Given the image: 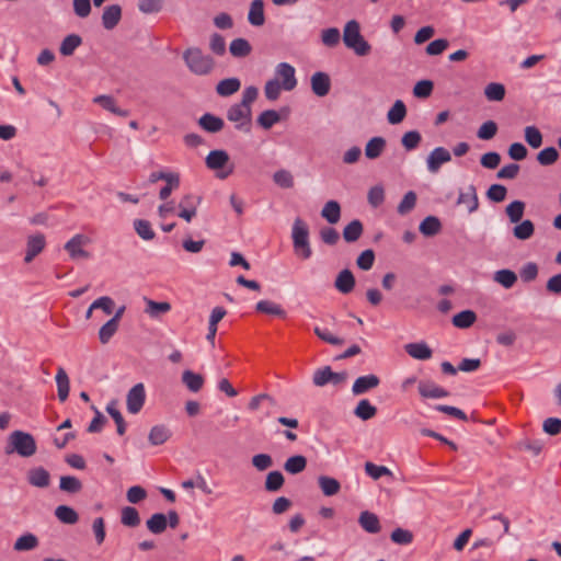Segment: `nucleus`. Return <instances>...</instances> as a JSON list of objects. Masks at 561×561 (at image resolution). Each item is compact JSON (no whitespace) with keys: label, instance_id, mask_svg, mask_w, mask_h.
I'll return each instance as SVG.
<instances>
[{"label":"nucleus","instance_id":"69168bd1","mask_svg":"<svg viewBox=\"0 0 561 561\" xmlns=\"http://www.w3.org/2000/svg\"><path fill=\"white\" fill-rule=\"evenodd\" d=\"M252 466L259 471H265L273 466V458L268 454H256L251 459Z\"/></svg>","mask_w":561,"mask_h":561},{"label":"nucleus","instance_id":"bf43d9fd","mask_svg":"<svg viewBox=\"0 0 561 561\" xmlns=\"http://www.w3.org/2000/svg\"><path fill=\"white\" fill-rule=\"evenodd\" d=\"M539 268L535 262H528L519 270V276L524 283L534 282L537 278Z\"/></svg>","mask_w":561,"mask_h":561},{"label":"nucleus","instance_id":"f704fd0d","mask_svg":"<svg viewBox=\"0 0 561 561\" xmlns=\"http://www.w3.org/2000/svg\"><path fill=\"white\" fill-rule=\"evenodd\" d=\"M420 231L425 237H433L437 234L442 229L440 220L435 216H427L421 224H420Z\"/></svg>","mask_w":561,"mask_h":561},{"label":"nucleus","instance_id":"3c124183","mask_svg":"<svg viewBox=\"0 0 561 561\" xmlns=\"http://www.w3.org/2000/svg\"><path fill=\"white\" fill-rule=\"evenodd\" d=\"M121 522L127 527H137L140 524V516L138 511L133 506H126L122 510Z\"/></svg>","mask_w":561,"mask_h":561},{"label":"nucleus","instance_id":"9d476101","mask_svg":"<svg viewBox=\"0 0 561 561\" xmlns=\"http://www.w3.org/2000/svg\"><path fill=\"white\" fill-rule=\"evenodd\" d=\"M380 378L376 375H365L360 376L355 379L353 387H352V393L354 396H362L365 394L373 389L377 388L380 385Z\"/></svg>","mask_w":561,"mask_h":561},{"label":"nucleus","instance_id":"473e14b6","mask_svg":"<svg viewBox=\"0 0 561 561\" xmlns=\"http://www.w3.org/2000/svg\"><path fill=\"white\" fill-rule=\"evenodd\" d=\"M307 467V458L302 455H295L284 463V470L290 474H298L302 472Z\"/></svg>","mask_w":561,"mask_h":561},{"label":"nucleus","instance_id":"58836bf2","mask_svg":"<svg viewBox=\"0 0 561 561\" xmlns=\"http://www.w3.org/2000/svg\"><path fill=\"white\" fill-rule=\"evenodd\" d=\"M255 310L261 313L272 314L279 318L286 317V311L279 305L270 300H260L255 306Z\"/></svg>","mask_w":561,"mask_h":561},{"label":"nucleus","instance_id":"b1692460","mask_svg":"<svg viewBox=\"0 0 561 561\" xmlns=\"http://www.w3.org/2000/svg\"><path fill=\"white\" fill-rule=\"evenodd\" d=\"M229 161V154L225 150H211L205 159L206 167L210 170H220Z\"/></svg>","mask_w":561,"mask_h":561},{"label":"nucleus","instance_id":"5701e85b","mask_svg":"<svg viewBox=\"0 0 561 561\" xmlns=\"http://www.w3.org/2000/svg\"><path fill=\"white\" fill-rule=\"evenodd\" d=\"M248 21L253 26H262L265 22L263 0H253L250 4Z\"/></svg>","mask_w":561,"mask_h":561},{"label":"nucleus","instance_id":"39448f33","mask_svg":"<svg viewBox=\"0 0 561 561\" xmlns=\"http://www.w3.org/2000/svg\"><path fill=\"white\" fill-rule=\"evenodd\" d=\"M227 119L236 124V129L250 133L252 127V111L243 105L236 103L227 111Z\"/></svg>","mask_w":561,"mask_h":561},{"label":"nucleus","instance_id":"e2e57ef3","mask_svg":"<svg viewBox=\"0 0 561 561\" xmlns=\"http://www.w3.org/2000/svg\"><path fill=\"white\" fill-rule=\"evenodd\" d=\"M390 538L397 545L407 546L412 543L413 534L408 529L397 528L391 533Z\"/></svg>","mask_w":561,"mask_h":561},{"label":"nucleus","instance_id":"7ed1b4c3","mask_svg":"<svg viewBox=\"0 0 561 561\" xmlns=\"http://www.w3.org/2000/svg\"><path fill=\"white\" fill-rule=\"evenodd\" d=\"M291 238L295 254L302 260H308L312 255L309 242V228L301 218L295 219Z\"/></svg>","mask_w":561,"mask_h":561},{"label":"nucleus","instance_id":"052dcab7","mask_svg":"<svg viewBox=\"0 0 561 561\" xmlns=\"http://www.w3.org/2000/svg\"><path fill=\"white\" fill-rule=\"evenodd\" d=\"M434 89V83L431 80H421L415 83L413 94L419 99H427L431 96Z\"/></svg>","mask_w":561,"mask_h":561},{"label":"nucleus","instance_id":"423d86ee","mask_svg":"<svg viewBox=\"0 0 561 561\" xmlns=\"http://www.w3.org/2000/svg\"><path fill=\"white\" fill-rule=\"evenodd\" d=\"M146 401V390L144 383H136L129 389L126 396L127 411L137 414L141 411Z\"/></svg>","mask_w":561,"mask_h":561},{"label":"nucleus","instance_id":"6e6552de","mask_svg":"<svg viewBox=\"0 0 561 561\" xmlns=\"http://www.w3.org/2000/svg\"><path fill=\"white\" fill-rule=\"evenodd\" d=\"M88 242H89L88 237H85L84 234L78 233V234L73 236L65 244V250L69 253V255L72 260L89 259V256H90L89 252L83 249V245H85Z\"/></svg>","mask_w":561,"mask_h":561},{"label":"nucleus","instance_id":"2eb2a0df","mask_svg":"<svg viewBox=\"0 0 561 561\" xmlns=\"http://www.w3.org/2000/svg\"><path fill=\"white\" fill-rule=\"evenodd\" d=\"M404 351L412 357L419 360H427L432 357L433 351L425 342L408 343L404 345Z\"/></svg>","mask_w":561,"mask_h":561},{"label":"nucleus","instance_id":"bb28decb","mask_svg":"<svg viewBox=\"0 0 561 561\" xmlns=\"http://www.w3.org/2000/svg\"><path fill=\"white\" fill-rule=\"evenodd\" d=\"M229 51L234 58H244L251 54L252 46L248 39L239 37L230 43Z\"/></svg>","mask_w":561,"mask_h":561},{"label":"nucleus","instance_id":"49530a36","mask_svg":"<svg viewBox=\"0 0 561 561\" xmlns=\"http://www.w3.org/2000/svg\"><path fill=\"white\" fill-rule=\"evenodd\" d=\"M134 229L136 233L146 241H150L154 238L156 233L151 227L150 221L146 219L134 220Z\"/></svg>","mask_w":561,"mask_h":561},{"label":"nucleus","instance_id":"a211bd4d","mask_svg":"<svg viewBox=\"0 0 561 561\" xmlns=\"http://www.w3.org/2000/svg\"><path fill=\"white\" fill-rule=\"evenodd\" d=\"M198 125L207 133L216 134L224 129L225 122L222 118L210 114L205 113L198 119Z\"/></svg>","mask_w":561,"mask_h":561},{"label":"nucleus","instance_id":"4be33fe9","mask_svg":"<svg viewBox=\"0 0 561 561\" xmlns=\"http://www.w3.org/2000/svg\"><path fill=\"white\" fill-rule=\"evenodd\" d=\"M172 433L170 428L164 424L154 425L151 427L148 440L152 446H159L164 444L171 437Z\"/></svg>","mask_w":561,"mask_h":561},{"label":"nucleus","instance_id":"412c9836","mask_svg":"<svg viewBox=\"0 0 561 561\" xmlns=\"http://www.w3.org/2000/svg\"><path fill=\"white\" fill-rule=\"evenodd\" d=\"M334 286L340 293L350 294L355 287L353 273L347 268L341 271L336 276Z\"/></svg>","mask_w":561,"mask_h":561},{"label":"nucleus","instance_id":"864d4df0","mask_svg":"<svg viewBox=\"0 0 561 561\" xmlns=\"http://www.w3.org/2000/svg\"><path fill=\"white\" fill-rule=\"evenodd\" d=\"M280 121L278 112L275 110H266L262 112L257 117V124L264 129H270Z\"/></svg>","mask_w":561,"mask_h":561},{"label":"nucleus","instance_id":"f8f14e48","mask_svg":"<svg viewBox=\"0 0 561 561\" xmlns=\"http://www.w3.org/2000/svg\"><path fill=\"white\" fill-rule=\"evenodd\" d=\"M457 204L465 205L470 214L478 210L479 198L476 186L473 184L468 185L466 190H461L459 192Z\"/></svg>","mask_w":561,"mask_h":561},{"label":"nucleus","instance_id":"a878e982","mask_svg":"<svg viewBox=\"0 0 561 561\" xmlns=\"http://www.w3.org/2000/svg\"><path fill=\"white\" fill-rule=\"evenodd\" d=\"M241 88V81L238 78H227L220 80L216 85V92L220 96H230Z\"/></svg>","mask_w":561,"mask_h":561},{"label":"nucleus","instance_id":"a18cd8bd","mask_svg":"<svg viewBox=\"0 0 561 561\" xmlns=\"http://www.w3.org/2000/svg\"><path fill=\"white\" fill-rule=\"evenodd\" d=\"M505 87L502 83L491 82L484 88V95L491 102H500L505 98Z\"/></svg>","mask_w":561,"mask_h":561},{"label":"nucleus","instance_id":"338daca9","mask_svg":"<svg viewBox=\"0 0 561 561\" xmlns=\"http://www.w3.org/2000/svg\"><path fill=\"white\" fill-rule=\"evenodd\" d=\"M375 262V252L371 249L363 251L356 260V265L363 271H369Z\"/></svg>","mask_w":561,"mask_h":561},{"label":"nucleus","instance_id":"13d9d810","mask_svg":"<svg viewBox=\"0 0 561 561\" xmlns=\"http://www.w3.org/2000/svg\"><path fill=\"white\" fill-rule=\"evenodd\" d=\"M559 152L554 147H547L537 154V161L541 165H551L557 162Z\"/></svg>","mask_w":561,"mask_h":561},{"label":"nucleus","instance_id":"603ef678","mask_svg":"<svg viewBox=\"0 0 561 561\" xmlns=\"http://www.w3.org/2000/svg\"><path fill=\"white\" fill-rule=\"evenodd\" d=\"M505 211L511 222L517 224L524 216L525 203L522 201H514L506 206Z\"/></svg>","mask_w":561,"mask_h":561},{"label":"nucleus","instance_id":"6ab92c4d","mask_svg":"<svg viewBox=\"0 0 561 561\" xmlns=\"http://www.w3.org/2000/svg\"><path fill=\"white\" fill-rule=\"evenodd\" d=\"M93 102L99 104L104 110H106L117 116H122V117L129 116V111L118 107L116 104V100L112 95H105V94L98 95L93 99Z\"/></svg>","mask_w":561,"mask_h":561},{"label":"nucleus","instance_id":"4468645a","mask_svg":"<svg viewBox=\"0 0 561 561\" xmlns=\"http://www.w3.org/2000/svg\"><path fill=\"white\" fill-rule=\"evenodd\" d=\"M27 482L32 486L45 489L50 484V474L44 467H35L27 471Z\"/></svg>","mask_w":561,"mask_h":561},{"label":"nucleus","instance_id":"72a5a7b5","mask_svg":"<svg viewBox=\"0 0 561 561\" xmlns=\"http://www.w3.org/2000/svg\"><path fill=\"white\" fill-rule=\"evenodd\" d=\"M319 486L325 496H333L339 493L341 489L340 482L328 476H320L318 478Z\"/></svg>","mask_w":561,"mask_h":561},{"label":"nucleus","instance_id":"f257e3e1","mask_svg":"<svg viewBox=\"0 0 561 561\" xmlns=\"http://www.w3.org/2000/svg\"><path fill=\"white\" fill-rule=\"evenodd\" d=\"M183 60L188 70L196 76H208L216 67L215 59L198 47H190L183 53Z\"/></svg>","mask_w":561,"mask_h":561},{"label":"nucleus","instance_id":"0eeeda50","mask_svg":"<svg viewBox=\"0 0 561 561\" xmlns=\"http://www.w3.org/2000/svg\"><path fill=\"white\" fill-rule=\"evenodd\" d=\"M275 76L285 91H293L297 87L296 70L288 62H279L275 68Z\"/></svg>","mask_w":561,"mask_h":561},{"label":"nucleus","instance_id":"c85d7f7f","mask_svg":"<svg viewBox=\"0 0 561 561\" xmlns=\"http://www.w3.org/2000/svg\"><path fill=\"white\" fill-rule=\"evenodd\" d=\"M364 232V226L360 220L354 219L343 229V239L347 243L356 242Z\"/></svg>","mask_w":561,"mask_h":561},{"label":"nucleus","instance_id":"79ce46f5","mask_svg":"<svg viewBox=\"0 0 561 561\" xmlns=\"http://www.w3.org/2000/svg\"><path fill=\"white\" fill-rule=\"evenodd\" d=\"M477 320V314L472 310H463L453 317V324L459 329L470 328Z\"/></svg>","mask_w":561,"mask_h":561},{"label":"nucleus","instance_id":"4d7b16f0","mask_svg":"<svg viewBox=\"0 0 561 561\" xmlns=\"http://www.w3.org/2000/svg\"><path fill=\"white\" fill-rule=\"evenodd\" d=\"M525 140L531 148L537 149L542 145V134L536 126H527Z\"/></svg>","mask_w":561,"mask_h":561},{"label":"nucleus","instance_id":"f03ea898","mask_svg":"<svg viewBox=\"0 0 561 561\" xmlns=\"http://www.w3.org/2000/svg\"><path fill=\"white\" fill-rule=\"evenodd\" d=\"M35 438L26 432L14 431L10 434L5 446V454L16 453L21 457H31L36 453Z\"/></svg>","mask_w":561,"mask_h":561},{"label":"nucleus","instance_id":"09e8293b","mask_svg":"<svg viewBox=\"0 0 561 561\" xmlns=\"http://www.w3.org/2000/svg\"><path fill=\"white\" fill-rule=\"evenodd\" d=\"M285 478L280 471H271L265 479V490L268 492H276L284 485Z\"/></svg>","mask_w":561,"mask_h":561},{"label":"nucleus","instance_id":"2f4dec72","mask_svg":"<svg viewBox=\"0 0 561 561\" xmlns=\"http://www.w3.org/2000/svg\"><path fill=\"white\" fill-rule=\"evenodd\" d=\"M493 280L503 286L505 289L512 288L517 282V275L512 270H499L493 275Z\"/></svg>","mask_w":561,"mask_h":561},{"label":"nucleus","instance_id":"20e7f679","mask_svg":"<svg viewBox=\"0 0 561 561\" xmlns=\"http://www.w3.org/2000/svg\"><path fill=\"white\" fill-rule=\"evenodd\" d=\"M343 42L347 48L353 49L358 56H366L370 51V46L362 36L360 26L356 20H351L345 24Z\"/></svg>","mask_w":561,"mask_h":561},{"label":"nucleus","instance_id":"680f3d73","mask_svg":"<svg viewBox=\"0 0 561 561\" xmlns=\"http://www.w3.org/2000/svg\"><path fill=\"white\" fill-rule=\"evenodd\" d=\"M283 87L277 79H271L266 81L264 85V94L268 101H276L282 91Z\"/></svg>","mask_w":561,"mask_h":561},{"label":"nucleus","instance_id":"aec40b11","mask_svg":"<svg viewBox=\"0 0 561 561\" xmlns=\"http://www.w3.org/2000/svg\"><path fill=\"white\" fill-rule=\"evenodd\" d=\"M144 300L146 302L145 313L152 319H159L171 310V304L168 301H154L146 297Z\"/></svg>","mask_w":561,"mask_h":561},{"label":"nucleus","instance_id":"cd10ccee","mask_svg":"<svg viewBox=\"0 0 561 561\" xmlns=\"http://www.w3.org/2000/svg\"><path fill=\"white\" fill-rule=\"evenodd\" d=\"M358 523L360 527L369 534H377L380 530V523L377 515L368 511L360 513Z\"/></svg>","mask_w":561,"mask_h":561},{"label":"nucleus","instance_id":"774afa93","mask_svg":"<svg viewBox=\"0 0 561 561\" xmlns=\"http://www.w3.org/2000/svg\"><path fill=\"white\" fill-rule=\"evenodd\" d=\"M506 194L507 190L502 184H492L486 191V197L494 203L503 202L506 197Z\"/></svg>","mask_w":561,"mask_h":561},{"label":"nucleus","instance_id":"8fccbe9b","mask_svg":"<svg viewBox=\"0 0 561 561\" xmlns=\"http://www.w3.org/2000/svg\"><path fill=\"white\" fill-rule=\"evenodd\" d=\"M535 232V226L531 220L526 219L513 229V234L518 240H528Z\"/></svg>","mask_w":561,"mask_h":561},{"label":"nucleus","instance_id":"0e129e2a","mask_svg":"<svg viewBox=\"0 0 561 561\" xmlns=\"http://www.w3.org/2000/svg\"><path fill=\"white\" fill-rule=\"evenodd\" d=\"M274 182L283 188H291L294 186V176L287 170H278L273 175Z\"/></svg>","mask_w":561,"mask_h":561},{"label":"nucleus","instance_id":"c03bdc74","mask_svg":"<svg viewBox=\"0 0 561 561\" xmlns=\"http://www.w3.org/2000/svg\"><path fill=\"white\" fill-rule=\"evenodd\" d=\"M354 414L363 421H368L377 414V409L367 399H363L356 405Z\"/></svg>","mask_w":561,"mask_h":561},{"label":"nucleus","instance_id":"c756f323","mask_svg":"<svg viewBox=\"0 0 561 561\" xmlns=\"http://www.w3.org/2000/svg\"><path fill=\"white\" fill-rule=\"evenodd\" d=\"M56 383L58 389V398L61 402H64L69 396L70 382L69 377L62 367H59L57 370Z\"/></svg>","mask_w":561,"mask_h":561},{"label":"nucleus","instance_id":"37998d69","mask_svg":"<svg viewBox=\"0 0 561 561\" xmlns=\"http://www.w3.org/2000/svg\"><path fill=\"white\" fill-rule=\"evenodd\" d=\"M407 116V106L401 100H397L388 111V123L392 125L400 124Z\"/></svg>","mask_w":561,"mask_h":561},{"label":"nucleus","instance_id":"5fc2aeb1","mask_svg":"<svg viewBox=\"0 0 561 561\" xmlns=\"http://www.w3.org/2000/svg\"><path fill=\"white\" fill-rule=\"evenodd\" d=\"M422 141V136L417 130L407 131L401 139V144L407 151L416 149Z\"/></svg>","mask_w":561,"mask_h":561},{"label":"nucleus","instance_id":"de8ad7c7","mask_svg":"<svg viewBox=\"0 0 561 561\" xmlns=\"http://www.w3.org/2000/svg\"><path fill=\"white\" fill-rule=\"evenodd\" d=\"M59 488L61 491L67 493H79L82 490V482L73 476L60 477Z\"/></svg>","mask_w":561,"mask_h":561},{"label":"nucleus","instance_id":"7c9ffc66","mask_svg":"<svg viewBox=\"0 0 561 561\" xmlns=\"http://www.w3.org/2000/svg\"><path fill=\"white\" fill-rule=\"evenodd\" d=\"M321 216L331 225L339 222L341 218V206L336 201H329L321 210Z\"/></svg>","mask_w":561,"mask_h":561},{"label":"nucleus","instance_id":"6e6d98bb","mask_svg":"<svg viewBox=\"0 0 561 561\" xmlns=\"http://www.w3.org/2000/svg\"><path fill=\"white\" fill-rule=\"evenodd\" d=\"M118 330V323L115 319H110L99 331V339L102 344H106Z\"/></svg>","mask_w":561,"mask_h":561},{"label":"nucleus","instance_id":"ea45409f","mask_svg":"<svg viewBox=\"0 0 561 561\" xmlns=\"http://www.w3.org/2000/svg\"><path fill=\"white\" fill-rule=\"evenodd\" d=\"M82 44V38L77 34L66 36L59 47L62 56H71L75 50Z\"/></svg>","mask_w":561,"mask_h":561},{"label":"nucleus","instance_id":"4c0bfd02","mask_svg":"<svg viewBox=\"0 0 561 561\" xmlns=\"http://www.w3.org/2000/svg\"><path fill=\"white\" fill-rule=\"evenodd\" d=\"M146 526L152 534H162L168 526L167 516L162 513H156L146 522Z\"/></svg>","mask_w":561,"mask_h":561},{"label":"nucleus","instance_id":"a19ab883","mask_svg":"<svg viewBox=\"0 0 561 561\" xmlns=\"http://www.w3.org/2000/svg\"><path fill=\"white\" fill-rule=\"evenodd\" d=\"M386 147V139L382 137H374L371 138L365 148V156L368 159L378 158Z\"/></svg>","mask_w":561,"mask_h":561},{"label":"nucleus","instance_id":"e433bc0d","mask_svg":"<svg viewBox=\"0 0 561 561\" xmlns=\"http://www.w3.org/2000/svg\"><path fill=\"white\" fill-rule=\"evenodd\" d=\"M38 547V539L35 535L27 533L19 537L13 546L15 551H31Z\"/></svg>","mask_w":561,"mask_h":561},{"label":"nucleus","instance_id":"9b49d317","mask_svg":"<svg viewBox=\"0 0 561 561\" xmlns=\"http://www.w3.org/2000/svg\"><path fill=\"white\" fill-rule=\"evenodd\" d=\"M451 160L450 152L444 147L435 148L427 157V169L432 173L438 172L442 164Z\"/></svg>","mask_w":561,"mask_h":561},{"label":"nucleus","instance_id":"393cba45","mask_svg":"<svg viewBox=\"0 0 561 561\" xmlns=\"http://www.w3.org/2000/svg\"><path fill=\"white\" fill-rule=\"evenodd\" d=\"M181 380L183 385L192 392H198L205 382V379L201 374L194 373L190 369L182 373Z\"/></svg>","mask_w":561,"mask_h":561},{"label":"nucleus","instance_id":"f3484780","mask_svg":"<svg viewBox=\"0 0 561 561\" xmlns=\"http://www.w3.org/2000/svg\"><path fill=\"white\" fill-rule=\"evenodd\" d=\"M122 19V8L118 4L106 7L102 14V24L106 30H113Z\"/></svg>","mask_w":561,"mask_h":561},{"label":"nucleus","instance_id":"c9c22d12","mask_svg":"<svg viewBox=\"0 0 561 561\" xmlns=\"http://www.w3.org/2000/svg\"><path fill=\"white\" fill-rule=\"evenodd\" d=\"M55 516L64 524L73 525L79 520L78 513L70 506L59 505L55 510Z\"/></svg>","mask_w":561,"mask_h":561},{"label":"nucleus","instance_id":"dca6fc26","mask_svg":"<svg viewBox=\"0 0 561 561\" xmlns=\"http://www.w3.org/2000/svg\"><path fill=\"white\" fill-rule=\"evenodd\" d=\"M27 248L24 261L30 263L45 248V237L42 233L31 236L27 239Z\"/></svg>","mask_w":561,"mask_h":561},{"label":"nucleus","instance_id":"1a4fd4ad","mask_svg":"<svg viewBox=\"0 0 561 561\" xmlns=\"http://www.w3.org/2000/svg\"><path fill=\"white\" fill-rule=\"evenodd\" d=\"M419 393L424 399H440L449 396V391L432 380H421L417 385Z\"/></svg>","mask_w":561,"mask_h":561},{"label":"nucleus","instance_id":"ddd939ff","mask_svg":"<svg viewBox=\"0 0 561 561\" xmlns=\"http://www.w3.org/2000/svg\"><path fill=\"white\" fill-rule=\"evenodd\" d=\"M311 90L317 96H325L331 89V79L328 73L318 71L311 76Z\"/></svg>","mask_w":561,"mask_h":561}]
</instances>
